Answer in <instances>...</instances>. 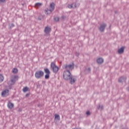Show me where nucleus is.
I'll use <instances>...</instances> for the list:
<instances>
[{
    "mask_svg": "<svg viewBox=\"0 0 129 129\" xmlns=\"http://www.w3.org/2000/svg\"><path fill=\"white\" fill-rule=\"evenodd\" d=\"M71 75H72L71 73L70 72L64 71L63 72L62 77L64 80H66L67 81H68Z\"/></svg>",
    "mask_w": 129,
    "mask_h": 129,
    "instance_id": "obj_1",
    "label": "nucleus"
},
{
    "mask_svg": "<svg viewBox=\"0 0 129 129\" xmlns=\"http://www.w3.org/2000/svg\"><path fill=\"white\" fill-rule=\"evenodd\" d=\"M44 76V72L42 71H38L35 72V77L37 79H40V78Z\"/></svg>",
    "mask_w": 129,
    "mask_h": 129,
    "instance_id": "obj_2",
    "label": "nucleus"
},
{
    "mask_svg": "<svg viewBox=\"0 0 129 129\" xmlns=\"http://www.w3.org/2000/svg\"><path fill=\"white\" fill-rule=\"evenodd\" d=\"M51 68L52 69V72L53 73H58V71L60 70V67L56 66V65H51Z\"/></svg>",
    "mask_w": 129,
    "mask_h": 129,
    "instance_id": "obj_3",
    "label": "nucleus"
},
{
    "mask_svg": "<svg viewBox=\"0 0 129 129\" xmlns=\"http://www.w3.org/2000/svg\"><path fill=\"white\" fill-rule=\"evenodd\" d=\"M107 25L105 23H103L100 25V27H99V30L101 33H103L105 30V28L107 27Z\"/></svg>",
    "mask_w": 129,
    "mask_h": 129,
    "instance_id": "obj_4",
    "label": "nucleus"
},
{
    "mask_svg": "<svg viewBox=\"0 0 129 129\" xmlns=\"http://www.w3.org/2000/svg\"><path fill=\"white\" fill-rule=\"evenodd\" d=\"M64 69L66 70V71H69V72H70V70L72 71V70L74 69V65H66Z\"/></svg>",
    "mask_w": 129,
    "mask_h": 129,
    "instance_id": "obj_5",
    "label": "nucleus"
},
{
    "mask_svg": "<svg viewBox=\"0 0 129 129\" xmlns=\"http://www.w3.org/2000/svg\"><path fill=\"white\" fill-rule=\"evenodd\" d=\"M10 95V91L8 89H5L2 93L3 97H7Z\"/></svg>",
    "mask_w": 129,
    "mask_h": 129,
    "instance_id": "obj_6",
    "label": "nucleus"
},
{
    "mask_svg": "<svg viewBox=\"0 0 129 129\" xmlns=\"http://www.w3.org/2000/svg\"><path fill=\"white\" fill-rule=\"evenodd\" d=\"M16 78H18V76H15L14 77V79H11L10 81H9L8 82V85H9V86L14 85V84H15V83H16V80H15Z\"/></svg>",
    "mask_w": 129,
    "mask_h": 129,
    "instance_id": "obj_7",
    "label": "nucleus"
},
{
    "mask_svg": "<svg viewBox=\"0 0 129 129\" xmlns=\"http://www.w3.org/2000/svg\"><path fill=\"white\" fill-rule=\"evenodd\" d=\"M68 81H70V83L71 84H74V83H75L76 82V78H75V77L71 75V77H70Z\"/></svg>",
    "mask_w": 129,
    "mask_h": 129,
    "instance_id": "obj_8",
    "label": "nucleus"
},
{
    "mask_svg": "<svg viewBox=\"0 0 129 129\" xmlns=\"http://www.w3.org/2000/svg\"><path fill=\"white\" fill-rule=\"evenodd\" d=\"M44 32L45 34H49L51 32V28L49 26H46L44 28Z\"/></svg>",
    "mask_w": 129,
    "mask_h": 129,
    "instance_id": "obj_9",
    "label": "nucleus"
},
{
    "mask_svg": "<svg viewBox=\"0 0 129 129\" xmlns=\"http://www.w3.org/2000/svg\"><path fill=\"white\" fill-rule=\"evenodd\" d=\"M53 11L51 10V9H49L47 8L46 9H45L44 10V13H45V15H50V14H52Z\"/></svg>",
    "mask_w": 129,
    "mask_h": 129,
    "instance_id": "obj_10",
    "label": "nucleus"
},
{
    "mask_svg": "<svg viewBox=\"0 0 129 129\" xmlns=\"http://www.w3.org/2000/svg\"><path fill=\"white\" fill-rule=\"evenodd\" d=\"M125 80H126V77L122 76L118 79V82L121 83L122 82H124Z\"/></svg>",
    "mask_w": 129,
    "mask_h": 129,
    "instance_id": "obj_11",
    "label": "nucleus"
},
{
    "mask_svg": "<svg viewBox=\"0 0 129 129\" xmlns=\"http://www.w3.org/2000/svg\"><path fill=\"white\" fill-rule=\"evenodd\" d=\"M124 52V46H122L117 50L118 54H122Z\"/></svg>",
    "mask_w": 129,
    "mask_h": 129,
    "instance_id": "obj_12",
    "label": "nucleus"
},
{
    "mask_svg": "<svg viewBox=\"0 0 129 129\" xmlns=\"http://www.w3.org/2000/svg\"><path fill=\"white\" fill-rule=\"evenodd\" d=\"M104 61V60L103 58H102V57H100L97 59V63H98V64H102V63H103Z\"/></svg>",
    "mask_w": 129,
    "mask_h": 129,
    "instance_id": "obj_13",
    "label": "nucleus"
},
{
    "mask_svg": "<svg viewBox=\"0 0 129 129\" xmlns=\"http://www.w3.org/2000/svg\"><path fill=\"white\" fill-rule=\"evenodd\" d=\"M49 8L50 10H51L52 11H54L55 10V3H50L49 5Z\"/></svg>",
    "mask_w": 129,
    "mask_h": 129,
    "instance_id": "obj_14",
    "label": "nucleus"
},
{
    "mask_svg": "<svg viewBox=\"0 0 129 129\" xmlns=\"http://www.w3.org/2000/svg\"><path fill=\"white\" fill-rule=\"evenodd\" d=\"M73 6V9H76V8L79 7V6H80V4L76 3H74L72 4Z\"/></svg>",
    "mask_w": 129,
    "mask_h": 129,
    "instance_id": "obj_15",
    "label": "nucleus"
},
{
    "mask_svg": "<svg viewBox=\"0 0 129 129\" xmlns=\"http://www.w3.org/2000/svg\"><path fill=\"white\" fill-rule=\"evenodd\" d=\"M44 73L46 74H51V72H50V70H49V69L44 68Z\"/></svg>",
    "mask_w": 129,
    "mask_h": 129,
    "instance_id": "obj_16",
    "label": "nucleus"
},
{
    "mask_svg": "<svg viewBox=\"0 0 129 129\" xmlns=\"http://www.w3.org/2000/svg\"><path fill=\"white\" fill-rule=\"evenodd\" d=\"M8 107L10 108V109H12V108H14V104H13L12 103L9 102L8 104Z\"/></svg>",
    "mask_w": 129,
    "mask_h": 129,
    "instance_id": "obj_17",
    "label": "nucleus"
},
{
    "mask_svg": "<svg viewBox=\"0 0 129 129\" xmlns=\"http://www.w3.org/2000/svg\"><path fill=\"white\" fill-rule=\"evenodd\" d=\"M35 8L36 9H38V8H40V7H41V6H43V4L40 3H37L35 5Z\"/></svg>",
    "mask_w": 129,
    "mask_h": 129,
    "instance_id": "obj_18",
    "label": "nucleus"
},
{
    "mask_svg": "<svg viewBox=\"0 0 129 129\" xmlns=\"http://www.w3.org/2000/svg\"><path fill=\"white\" fill-rule=\"evenodd\" d=\"M54 119L55 120H60V115H59V114H55L54 115Z\"/></svg>",
    "mask_w": 129,
    "mask_h": 129,
    "instance_id": "obj_19",
    "label": "nucleus"
},
{
    "mask_svg": "<svg viewBox=\"0 0 129 129\" xmlns=\"http://www.w3.org/2000/svg\"><path fill=\"white\" fill-rule=\"evenodd\" d=\"M19 70H18V69L17 68H14L13 69L12 72L14 73V74H17L18 73Z\"/></svg>",
    "mask_w": 129,
    "mask_h": 129,
    "instance_id": "obj_20",
    "label": "nucleus"
},
{
    "mask_svg": "<svg viewBox=\"0 0 129 129\" xmlns=\"http://www.w3.org/2000/svg\"><path fill=\"white\" fill-rule=\"evenodd\" d=\"M44 17L45 15H40L38 18V20H39V21H42V19H44Z\"/></svg>",
    "mask_w": 129,
    "mask_h": 129,
    "instance_id": "obj_21",
    "label": "nucleus"
},
{
    "mask_svg": "<svg viewBox=\"0 0 129 129\" xmlns=\"http://www.w3.org/2000/svg\"><path fill=\"white\" fill-rule=\"evenodd\" d=\"M50 74H46V75L44 76L45 79L48 80L49 78H50Z\"/></svg>",
    "mask_w": 129,
    "mask_h": 129,
    "instance_id": "obj_22",
    "label": "nucleus"
},
{
    "mask_svg": "<svg viewBox=\"0 0 129 129\" xmlns=\"http://www.w3.org/2000/svg\"><path fill=\"white\" fill-rule=\"evenodd\" d=\"M29 90V88L28 87H25L23 89V92H27Z\"/></svg>",
    "mask_w": 129,
    "mask_h": 129,
    "instance_id": "obj_23",
    "label": "nucleus"
},
{
    "mask_svg": "<svg viewBox=\"0 0 129 129\" xmlns=\"http://www.w3.org/2000/svg\"><path fill=\"white\" fill-rule=\"evenodd\" d=\"M4 81V76L3 75L0 74V83H2Z\"/></svg>",
    "mask_w": 129,
    "mask_h": 129,
    "instance_id": "obj_24",
    "label": "nucleus"
},
{
    "mask_svg": "<svg viewBox=\"0 0 129 129\" xmlns=\"http://www.w3.org/2000/svg\"><path fill=\"white\" fill-rule=\"evenodd\" d=\"M85 71L87 72V73H89V72L91 71V68H88V69H86Z\"/></svg>",
    "mask_w": 129,
    "mask_h": 129,
    "instance_id": "obj_25",
    "label": "nucleus"
},
{
    "mask_svg": "<svg viewBox=\"0 0 129 129\" xmlns=\"http://www.w3.org/2000/svg\"><path fill=\"white\" fill-rule=\"evenodd\" d=\"M98 109H100L101 110H103V105H99L97 107Z\"/></svg>",
    "mask_w": 129,
    "mask_h": 129,
    "instance_id": "obj_26",
    "label": "nucleus"
},
{
    "mask_svg": "<svg viewBox=\"0 0 129 129\" xmlns=\"http://www.w3.org/2000/svg\"><path fill=\"white\" fill-rule=\"evenodd\" d=\"M86 114L87 115V116H89L91 115V112H90V111H87L86 112Z\"/></svg>",
    "mask_w": 129,
    "mask_h": 129,
    "instance_id": "obj_27",
    "label": "nucleus"
},
{
    "mask_svg": "<svg viewBox=\"0 0 129 129\" xmlns=\"http://www.w3.org/2000/svg\"><path fill=\"white\" fill-rule=\"evenodd\" d=\"M59 18L58 17H55L54 18V20L55 22H59Z\"/></svg>",
    "mask_w": 129,
    "mask_h": 129,
    "instance_id": "obj_28",
    "label": "nucleus"
},
{
    "mask_svg": "<svg viewBox=\"0 0 129 129\" xmlns=\"http://www.w3.org/2000/svg\"><path fill=\"white\" fill-rule=\"evenodd\" d=\"M68 8L69 9H73V5H72V4H69L68 5Z\"/></svg>",
    "mask_w": 129,
    "mask_h": 129,
    "instance_id": "obj_29",
    "label": "nucleus"
},
{
    "mask_svg": "<svg viewBox=\"0 0 129 129\" xmlns=\"http://www.w3.org/2000/svg\"><path fill=\"white\" fill-rule=\"evenodd\" d=\"M61 19L62 20H65V19H66V16H62L61 17Z\"/></svg>",
    "mask_w": 129,
    "mask_h": 129,
    "instance_id": "obj_30",
    "label": "nucleus"
},
{
    "mask_svg": "<svg viewBox=\"0 0 129 129\" xmlns=\"http://www.w3.org/2000/svg\"><path fill=\"white\" fill-rule=\"evenodd\" d=\"M29 96H30V93H27L25 95L26 97H29Z\"/></svg>",
    "mask_w": 129,
    "mask_h": 129,
    "instance_id": "obj_31",
    "label": "nucleus"
},
{
    "mask_svg": "<svg viewBox=\"0 0 129 129\" xmlns=\"http://www.w3.org/2000/svg\"><path fill=\"white\" fill-rule=\"evenodd\" d=\"M6 2V0H0V3H5Z\"/></svg>",
    "mask_w": 129,
    "mask_h": 129,
    "instance_id": "obj_32",
    "label": "nucleus"
},
{
    "mask_svg": "<svg viewBox=\"0 0 129 129\" xmlns=\"http://www.w3.org/2000/svg\"><path fill=\"white\" fill-rule=\"evenodd\" d=\"M76 55L77 57H78V56H79V53H76Z\"/></svg>",
    "mask_w": 129,
    "mask_h": 129,
    "instance_id": "obj_33",
    "label": "nucleus"
},
{
    "mask_svg": "<svg viewBox=\"0 0 129 129\" xmlns=\"http://www.w3.org/2000/svg\"><path fill=\"white\" fill-rule=\"evenodd\" d=\"M50 65H55V63L54 62H52Z\"/></svg>",
    "mask_w": 129,
    "mask_h": 129,
    "instance_id": "obj_34",
    "label": "nucleus"
},
{
    "mask_svg": "<svg viewBox=\"0 0 129 129\" xmlns=\"http://www.w3.org/2000/svg\"><path fill=\"white\" fill-rule=\"evenodd\" d=\"M18 111H19V112H21L22 111V109H19L18 110Z\"/></svg>",
    "mask_w": 129,
    "mask_h": 129,
    "instance_id": "obj_35",
    "label": "nucleus"
},
{
    "mask_svg": "<svg viewBox=\"0 0 129 129\" xmlns=\"http://www.w3.org/2000/svg\"><path fill=\"white\" fill-rule=\"evenodd\" d=\"M11 26L12 27H15V25H14V24H12Z\"/></svg>",
    "mask_w": 129,
    "mask_h": 129,
    "instance_id": "obj_36",
    "label": "nucleus"
},
{
    "mask_svg": "<svg viewBox=\"0 0 129 129\" xmlns=\"http://www.w3.org/2000/svg\"><path fill=\"white\" fill-rule=\"evenodd\" d=\"M41 105V104H38L37 106H38V107H39V106Z\"/></svg>",
    "mask_w": 129,
    "mask_h": 129,
    "instance_id": "obj_37",
    "label": "nucleus"
},
{
    "mask_svg": "<svg viewBox=\"0 0 129 129\" xmlns=\"http://www.w3.org/2000/svg\"><path fill=\"white\" fill-rule=\"evenodd\" d=\"M114 13H115V14H117V11H115V12H114Z\"/></svg>",
    "mask_w": 129,
    "mask_h": 129,
    "instance_id": "obj_38",
    "label": "nucleus"
},
{
    "mask_svg": "<svg viewBox=\"0 0 129 129\" xmlns=\"http://www.w3.org/2000/svg\"><path fill=\"white\" fill-rule=\"evenodd\" d=\"M127 90L129 91V88H127Z\"/></svg>",
    "mask_w": 129,
    "mask_h": 129,
    "instance_id": "obj_39",
    "label": "nucleus"
},
{
    "mask_svg": "<svg viewBox=\"0 0 129 129\" xmlns=\"http://www.w3.org/2000/svg\"><path fill=\"white\" fill-rule=\"evenodd\" d=\"M72 65H74V63L72 64Z\"/></svg>",
    "mask_w": 129,
    "mask_h": 129,
    "instance_id": "obj_40",
    "label": "nucleus"
}]
</instances>
